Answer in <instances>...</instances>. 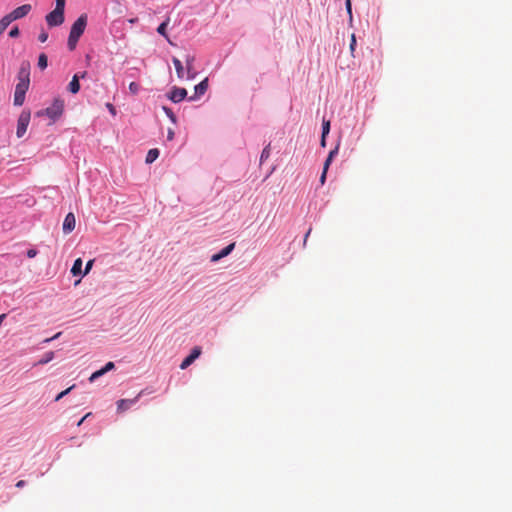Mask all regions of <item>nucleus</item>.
<instances>
[{"label": "nucleus", "instance_id": "22", "mask_svg": "<svg viewBox=\"0 0 512 512\" xmlns=\"http://www.w3.org/2000/svg\"><path fill=\"white\" fill-rule=\"evenodd\" d=\"M234 248H235V243H230L229 245H227L226 247L221 249L219 251V254L222 256V258L227 257L228 255H230L232 253Z\"/></svg>", "mask_w": 512, "mask_h": 512}, {"label": "nucleus", "instance_id": "12", "mask_svg": "<svg viewBox=\"0 0 512 512\" xmlns=\"http://www.w3.org/2000/svg\"><path fill=\"white\" fill-rule=\"evenodd\" d=\"M85 76H86V72H82L81 74H75L72 77V80L68 84V91L72 94L78 93L80 90L79 79L85 78Z\"/></svg>", "mask_w": 512, "mask_h": 512}, {"label": "nucleus", "instance_id": "11", "mask_svg": "<svg viewBox=\"0 0 512 512\" xmlns=\"http://www.w3.org/2000/svg\"><path fill=\"white\" fill-rule=\"evenodd\" d=\"M138 401V397L132 399H120L117 401V412L124 413L135 405Z\"/></svg>", "mask_w": 512, "mask_h": 512}, {"label": "nucleus", "instance_id": "9", "mask_svg": "<svg viewBox=\"0 0 512 512\" xmlns=\"http://www.w3.org/2000/svg\"><path fill=\"white\" fill-rule=\"evenodd\" d=\"M201 348L199 346H195L187 355L180 364V369H187L199 356L201 355Z\"/></svg>", "mask_w": 512, "mask_h": 512}, {"label": "nucleus", "instance_id": "35", "mask_svg": "<svg viewBox=\"0 0 512 512\" xmlns=\"http://www.w3.org/2000/svg\"><path fill=\"white\" fill-rule=\"evenodd\" d=\"M48 39V33L44 30L41 31V33L39 34L38 36V40L41 42V43H44L46 42Z\"/></svg>", "mask_w": 512, "mask_h": 512}, {"label": "nucleus", "instance_id": "41", "mask_svg": "<svg viewBox=\"0 0 512 512\" xmlns=\"http://www.w3.org/2000/svg\"><path fill=\"white\" fill-rule=\"evenodd\" d=\"M175 133L174 130L169 128L167 131V140L171 141L174 139Z\"/></svg>", "mask_w": 512, "mask_h": 512}, {"label": "nucleus", "instance_id": "25", "mask_svg": "<svg viewBox=\"0 0 512 512\" xmlns=\"http://www.w3.org/2000/svg\"><path fill=\"white\" fill-rule=\"evenodd\" d=\"M340 138L338 139L337 143H336V146L334 147V149H332L329 154H328V158L330 159H334L337 155H338V152H339V147H340Z\"/></svg>", "mask_w": 512, "mask_h": 512}, {"label": "nucleus", "instance_id": "18", "mask_svg": "<svg viewBox=\"0 0 512 512\" xmlns=\"http://www.w3.org/2000/svg\"><path fill=\"white\" fill-rule=\"evenodd\" d=\"M55 357V353L53 351L46 352L36 363V365H45L52 361Z\"/></svg>", "mask_w": 512, "mask_h": 512}, {"label": "nucleus", "instance_id": "42", "mask_svg": "<svg viewBox=\"0 0 512 512\" xmlns=\"http://www.w3.org/2000/svg\"><path fill=\"white\" fill-rule=\"evenodd\" d=\"M326 176H327V171L322 170V173H321V175H320V179H319V181H320V183H321L322 185H324V183H325V181H326Z\"/></svg>", "mask_w": 512, "mask_h": 512}, {"label": "nucleus", "instance_id": "47", "mask_svg": "<svg viewBox=\"0 0 512 512\" xmlns=\"http://www.w3.org/2000/svg\"><path fill=\"white\" fill-rule=\"evenodd\" d=\"M310 232H311V228L307 231V233L304 236V239H303V245L304 246L306 245V242H307V239H308V237L310 235Z\"/></svg>", "mask_w": 512, "mask_h": 512}, {"label": "nucleus", "instance_id": "28", "mask_svg": "<svg viewBox=\"0 0 512 512\" xmlns=\"http://www.w3.org/2000/svg\"><path fill=\"white\" fill-rule=\"evenodd\" d=\"M345 9H346L347 14L349 16V20L352 21L353 15H352V3H351V0H345Z\"/></svg>", "mask_w": 512, "mask_h": 512}, {"label": "nucleus", "instance_id": "26", "mask_svg": "<svg viewBox=\"0 0 512 512\" xmlns=\"http://www.w3.org/2000/svg\"><path fill=\"white\" fill-rule=\"evenodd\" d=\"M104 374L106 373L102 369H99L91 374V376L89 377V381L94 382Z\"/></svg>", "mask_w": 512, "mask_h": 512}, {"label": "nucleus", "instance_id": "10", "mask_svg": "<svg viewBox=\"0 0 512 512\" xmlns=\"http://www.w3.org/2000/svg\"><path fill=\"white\" fill-rule=\"evenodd\" d=\"M75 216L72 212H69L63 221L62 230L64 234H69L75 229Z\"/></svg>", "mask_w": 512, "mask_h": 512}, {"label": "nucleus", "instance_id": "44", "mask_svg": "<svg viewBox=\"0 0 512 512\" xmlns=\"http://www.w3.org/2000/svg\"><path fill=\"white\" fill-rule=\"evenodd\" d=\"M196 75L197 73L191 69L190 72H187V79L192 80L196 77Z\"/></svg>", "mask_w": 512, "mask_h": 512}, {"label": "nucleus", "instance_id": "5", "mask_svg": "<svg viewBox=\"0 0 512 512\" xmlns=\"http://www.w3.org/2000/svg\"><path fill=\"white\" fill-rule=\"evenodd\" d=\"M29 89V85L26 82L22 81V83H17L14 92V105L22 106L25 101L26 92Z\"/></svg>", "mask_w": 512, "mask_h": 512}, {"label": "nucleus", "instance_id": "15", "mask_svg": "<svg viewBox=\"0 0 512 512\" xmlns=\"http://www.w3.org/2000/svg\"><path fill=\"white\" fill-rule=\"evenodd\" d=\"M169 21H170V19L167 18L165 21L160 23V25L157 27V33L160 34L161 36L165 37L167 39V41L169 43H171L169 40L168 34H167V27H168Z\"/></svg>", "mask_w": 512, "mask_h": 512}, {"label": "nucleus", "instance_id": "33", "mask_svg": "<svg viewBox=\"0 0 512 512\" xmlns=\"http://www.w3.org/2000/svg\"><path fill=\"white\" fill-rule=\"evenodd\" d=\"M115 368V364L111 361L107 362L101 369L107 373Z\"/></svg>", "mask_w": 512, "mask_h": 512}, {"label": "nucleus", "instance_id": "1", "mask_svg": "<svg viewBox=\"0 0 512 512\" xmlns=\"http://www.w3.org/2000/svg\"><path fill=\"white\" fill-rule=\"evenodd\" d=\"M87 19V14H81L72 24L67 40V47L70 51L76 48L80 37L83 35L87 26Z\"/></svg>", "mask_w": 512, "mask_h": 512}, {"label": "nucleus", "instance_id": "20", "mask_svg": "<svg viewBox=\"0 0 512 512\" xmlns=\"http://www.w3.org/2000/svg\"><path fill=\"white\" fill-rule=\"evenodd\" d=\"M12 23L7 14L0 19V36L7 29V27Z\"/></svg>", "mask_w": 512, "mask_h": 512}, {"label": "nucleus", "instance_id": "6", "mask_svg": "<svg viewBox=\"0 0 512 512\" xmlns=\"http://www.w3.org/2000/svg\"><path fill=\"white\" fill-rule=\"evenodd\" d=\"M188 92L185 88L173 86L166 94V97L173 103H179L187 98Z\"/></svg>", "mask_w": 512, "mask_h": 512}, {"label": "nucleus", "instance_id": "14", "mask_svg": "<svg viewBox=\"0 0 512 512\" xmlns=\"http://www.w3.org/2000/svg\"><path fill=\"white\" fill-rule=\"evenodd\" d=\"M82 259L81 258H77L73 265H72V268H71V273L73 276H80V277H84V274H83V270H82Z\"/></svg>", "mask_w": 512, "mask_h": 512}, {"label": "nucleus", "instance_id": "39", "mask_svg": "<svg viewBox=\"0 0 512 512\" xmlns=\"http://www.w3.org/2000/svg\"><path fill=\"white\" fill-rule=\"evenodd\" d=\"M55 1H56L55 8H60V9H64L65 10V3H66L65 0H55Z\"/></svg>", "mask_w": 512, "mask_h": 512}, {"label": "nucleus", "instance_id": "48", "mask_svg": "<svg viewBox=\"0 0 512 512\" xmlns=\"http://www.w3.org/2000/svg\"><path fill=\"white\" fill-rule=\"evenodd\" d=\"M85 419V417H82L81 420L77 423V426H80Z\"/></svg>", "mask_w": 512, "mask_h": 512}, {"label": "nucleus", "instance_id": "50", "mask_svg": "<svg viewBox=\"0 0 512 512\" xmlns=\"http://www.w3.org/2000/svg\"><path fill=\"white\" fill-rule=\"evenodd\" d=\"M137 19H131L129 20L130 23H135Z\"/></svg>", "mask_w": 512, "mask_h": 512}, {"label": "nucleus", "instance_id": "19", "mask_svg": "<svg viewBox=\"0 0 512 512\" xmlns=\"http://www.w3.org/2000/svg\"><path fill=\"white\" fill-rule=\"evenodd\" d=\"M162 110L173 124H177V117L170 107L162 106Z\"/></svg>", "mask_w": 512, "mask_h": 512}, {"label": "nucleus", "instance_id": "2", "mask_svg": "<svg viewBox=\"0 0 512 512\" xmlns=\"http://www.w3.org/2000/svg\"><path fill=\"white\" fill-rule=\"evenodd\" d=\"M63 111H64V100H62L61 98H55L49 107L45 108L42 111H39L37 114L45 115L50 120L55 122L56 120H58L61 117V115L63 114Z\"/></svg>", "mask_w": 512, "mask_h": 512}, {"label": "nucleus", "instance_id": "29", "mask_svg": "<svg viewBox=\"0 0 512 512\" xmlns=\"http://www.w3.org/2000/svg\"><path fill=\"white\" fill-rule=\"evenodd\" d=\"M139 90H140V86H139V84H138L137 82H131V83L129 84V91H130L133 95L138 94Z\"/></svg>", "mask_w": 512, "mask_h": 512}, {"label": "nucleus", "instance_id": "24", "mask_svg": "<svg viewBox=\"0 0 512 512\" xmlns=\"http://www.w3.org/2000/svg\"><path fill=\"white\" fill-rule=\"evenodd\" d=\"M270 156V144H268L261 152L260 163L266 161Z\"/></svg>", "mask_w": 512, "mask_h": 512}, {"label": "nucleus", "instance_id": "36", "mask_svg": "<svg viewBox=\"0 0 512 512\" xmlns=\"http://www.w3.org/2000/svg\"><path fill=\"white\" fill-rule=\"evenodd\" d=\"M38 251L34 248L32 249H28L27 252H26V256L28 258H34L36 255H37Z\"/></svg>", "mask_w": 512, "mask_h": 512}, {"label": "nucleus", "instance_id": "8", "mask_svg": "<svg viewBox=\"0 0 512 512\" xmlns=\"http://www.w3.org/2000/svg\"><path fill=\"white\" fill-rule=\"evenodd\" d=\"M31 9L32 7L30 4H23L14 9L12 12L8 13L7 16L13 22L15 20L25 17L31 11Z\"/></svg>", "mask_w": 512, "mask_h": 512}, {"label": "nucleus", "instance_id": "21", "mask_svg": "<svg viewBox=\"0 0 512 512\" xmlns=\"http://www.w3.org/2000/svg\"><path fill=\"white\" fill-rule=\"evenodd\" d=\"M37 65H38V67L41 70H44L45 68H47V66H48V58H47L46 54L41 53L39 55Z\"/></svg>", "mask_w": 512, "mask_h": 512}, {"label": "nucleus", "instance_id": "34", "mask_svg": "<svg viewBox=\"0 0 512 512\" xmlns=\"http://www.w3.org/2000/svg\"><path fill=\"white\" fill-rule=\"evenodd\" d=\"M93 264H94V260H93V259H92V260H89V261L86 263L85 269L83 270V274H84V276H85L86 274H88V273H89V271H90V270L92 269V267H93Z\"/></svg>", "mask_w": 512, "mask_h": 512}, {"label": "nucleus", "instance_id": "32", "mask_svg": "<svg viewBox=\"0 0 512 512\" xmlns=\"http://www.w3.org/2000/svg\"><path fill=\"white\" fill-rule=\"evenodd\" d=\"M20 35V30L17 26H14L9 31V37L16 38Z\"/></svg>", "mask_w": 512, "mask_h": 512}, {"label": "nucleus", "instance_id": "3", "mask_svg": "<svg viewBox=\"0 0 512 512\" xmlns=\"http://www.w3.org/2000/svg\"><path fill=\"white\" fill-rule=\"evenodd\" d=\"M31 119V113L29 110L24 109L21 114L19 115L18 121H17V130L16 135L18 138H21L24 136V134L27 131L28 125L30 123Z\"/></svg>", "mask_w": 512, "mask_h": 512}, {"label": "nucleus", "instance_id": "7", "mask_svg": "<svg viewBox=\"0 0 512 512\" xmlns=\"http://www.w3.org/2000/svg\"><path fill=\"white\" fill-rule=\"evenodd\" d=\"M208 86H209V80L206 77L201 82H199L197 85H195L194 94L188 98V101L193 102V101L198 100L201 96H203L206 93Z\"/></svg>", "mask_w": 512, "mask_h": 512}, {"label": "nucleus", "instance_id": "27", "mask_svg": "<svg viewBox=\"0 0 512 512\" xmlns=\"http://www.w3.org/2000/svg\"><path fill=\"white\" fill-rule=\"evenodd\" d=\"M194 60H195L194 56L187 55V57L185 59L187 72H190V70L193 69V62H194Z\"/></svg>", "mask_w": 512, "mask_h": 512}, {"label": "nucleus", "instance_id": "16", "mask_svg": "<svg viewBox=\"0 0 512 512\" xmlns=\"http://www.w3.org/2000/svg\"><path fill=\"white\" fill-rule=\"evenodd\" d=\"M172 62L175 67L178 78L182 79L184 77V68L182 62L176 57L172 58Z\"/></svg>", "mask_w": 512, "mask_h": 512}, {"label": "nucleus", "instance_id": "13", "mask_svg": "<svg viewBox=\"0 0 512 512\" xmlns=\"http://www.w3.org/2000/svg\"><path fill=\"white\" fill-rule=\"evenodd\" d=\"M30 65L29 63H22L19 72H18V82L22 83V81L26 82V84H30Z\"/></svg>", "mask_w": 512, "mask_h": 512}, {"label": "nucleus", "instance_id": "43", "mask_svg": "<svg viewBox=\"0 0 512 512\" xmlns=\"http://www.w3.org/2000/svg\"><path fill=\"white\" fill-rule=\"evenodd\" d=\"M60 335H61V333L59 332V333L55 334L53 337H51V338H46L45 340H43V343L44 344L50 343L51 341L57 339Z\"/></svg>", "mask_w": 512, "mask_h": 512}, {"label": "nucleus", "instance_id": "46", "mask_svg": "<svg viewBox=\"0 0 512 512\" xmlns=\"http://www.w3.org/2000/svg\"><path fill=\"white\" fill-rule=\"evenodd\" d=\"M26 482L24 480H19L17 483H16V487L17 488H23L25 486Z\"/></svg>", "mask_w": 512, "mask_h": 512}, {"label": "nucleus", "instance_id": "40", "mask_svg": "<svg viewBox=\"0 0 512 512\" xmlns=\"http://www.w3.org/2000/svg\"><path fill=\"white\" fill-rule=\"evenodd\" d=\"M332 161H333L332 159L327 157L325 162H324V165H323V170L328 171Z\"/></svg>", "mask_w": 512, "mask_h": 512}, {"label": "nucleus", "instance_id": "4", "mask_svg": "<svg viewBox=\"0 0 512 512\" xmlns=\"http://www.w3.org/2000/svg\"><path fill=\"white\" fill-rule=\"evenodd\" d=\"M64 9L55 8L53 11L49 12L46 15V22L50 27L60 26L65 18H64Z\"/></svg>", "mask_w": 512, "mask_h": 512}, {"label": "nucleus", "instance_id": "45", "mask_svg": "<svg viewBox=\"0 0 512 512\" xmlns=\"http://www.w3.org/2000/svg\"><path fill=\"white\" fill-rule=\"evenodd\" d=\"M327 137H324V135H321V139H320V146L325 148L326 145H327V141H326Z\"/></svg>", "mask_w": 512, "mask_h": 512}, {"label": "nucleus", "instance_id": "38", "mask_svg": "<svg viewBox=\"0 0 512 512\" xmlns=\"http://www.w3.org/2000/svg\"><path fill=\"white\" fill-rule=\"evenodd\" d=\"M106 107H107L108 111H109L113 116H115V115H116V108L114 107V105H113V104H111V103H107V104H106Z\"/></svg>", "mask_w": 512, "mask_h": 512}, {"label": "nucleus", "instance_id": "30", "mask_svg": "<svg viewBox=\"0 0 512 512\" xmlns=\"http://www.w3.org/2000/svg\"><path fill=\"white\" fill-rule=\"evenodd\" d=\"M75 387V385H72L70 386L69 388H67L66 390L62 391L61 393H59L56 397H55V401H59L60 399H62L63 397H65L67 394L70 393V391Z\"/></svg>", "mask_w": 512, "mask_h": 512}, {"label": "nucleus", "instance_id": "37", "mask_svg": "<svg viewBox=\"0 0 512 512\" xmlns=\"http://www.w3.org/2000/svg\"><path fill=\"white\" fill-rule=\"evenodd\" d=\"M221 259H222V256L219 254V252H217L211 256L210 261L212 263H216V262L220 261Z\"/></svg>", "mask_w": 512, "mask_h": 512}, {"label": "nucleus", "instance_id": "49", "mask_svg": "<svg viewBox=\"0 0 512 512\" xmlns=\"http://www.w3.org/2000/svg\"><path fill=\"white\" fill-rule=\"evenodd\" d=\"M83 416L89 417V416H92V413L91 412H87Z\"/></svg>", "mask_w": 512, "mask_h": 512}, {"label": "nucleus", "instance_id": "23", "mask_svg": "<svg viewBox=\"0 0 512 512\" xmlns=\"http://www.w3.org/2000/svg\"><path fill=\"white\" fill-rule=\"evenodd\" d=\"M330 128H331L330 120L323 118L321 135H324V137H327L328 134L330 133Z\"/></svg>", "mask_w": 512, "mask_h": 512}, {"label": "nucleus", "instance_id": "17", "mask_svg": "<svg viewBox=\"0 0 512 512\" xmlns=\"http://www.w3.org/2000/svg\"><path fill=\"white\" fill-rule=\"evenodd\" d=\"M159 150L157 148L150 149L146 155L145 162L151 164L159 157Z\"/></svg>", "mask_w": 512, "mask_h": 512}, {"label": "nucleus", "instance_id": "31", "mask_svg": "<svg viewBox=\"0 0 512 512\" xmlns=\"http://www.w3.org/2000/svg\"><path fill=\"white\" fill-rule=\"evenodd\" d=\"M356 45H357V41H356L355 34H352L351 35V40H350L349 48H350L351 54L353 56H354V51H355Z\"/></svg>", "mask_w": 512, "mask_h": 512}]
</instances>
